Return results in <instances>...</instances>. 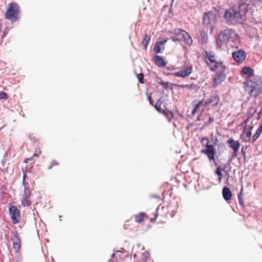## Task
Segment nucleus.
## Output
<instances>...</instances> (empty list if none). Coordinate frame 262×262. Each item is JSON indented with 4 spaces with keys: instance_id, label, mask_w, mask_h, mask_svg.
<instances>
[{
    "instance_id": "c85d7f7f",
    "label": "nucleus",
    "mask_w": 262,
    "mask_h": 262,
    "mask_svg": "<svg viewBox=\"0 0 262 262\" xmlns=\"http://www.w3.org/2000/svg\"><path fill=\"white\" fill-rule=\"evenodd\" d=\"M41 153V151L40 149L36 150L31 157L28 158L27 159H26L25 160V162L27 163L29 161H32L34 159V158L35 157L38 158Z\"/></svg>"
},
{
    "instance_id": "37998d69",
    "label": "nucleus",
    "mask_w": 262,
    "mask_h": 262,
    "mask_svg": "<svg viewBox=\"0 0 262 262\" xmlns=\"http://www.w3.org/2000/svg\"><path fill=\"white\" fill-rule=\"evenodd\" d=\"M202 120V116L200 115V116H199L198 117V118H197V120H198V121H200V120Z\"/></svg>"
},
{
    "instance_id": "1a4fd4ad",
    "label": "nucleus",
    "mask_w": 262,
    "mask_h": 262,
    "mask_svg": "<svg viewBox=\"0 0 262 262\" xmlns=\"http://www.w3.org/2000/svg\"><path fill=\"white\" fill-rule=\"evenodd\" d=\"M192 66L188 62H185L181 67L180 70L176 72L174 75L177 77H186L192 72Z\"/></svg>"
},
{
    "instance_id": "79ce46f5",
    "label": "nucleus",
    "mask_w": 262,
    "mask_h": 262,
    "mask_svg": "<svg viewBox=\"0 0 262 262\" xmlns=\"http://www.w3.org/2000/svg\"><path fill=\"white\" fill-rule=\"evenodd\" d=\"M214 121V118L213 117H210L209 119V123H212Z\"/></svg>"
},
{
    "instance_id": "4468645a",
    "label": "nucleus",
    "mask_w": 262,
    "mask_h": 262,
    "mask_svg": "<svg viewBox=\"0 0 262 262\" xmlns=\"http://www.w3.org/2000/svg\"><path fill=\"white\" fill-rule=\"evenodd\" d=\"M11 239L13 242V248L15 252L18 253L21 248V240L18 236V233L17 232H12V234L11 235Z\"/></svg>"
},
{
    "instance_id": "58836bf2",
    "label": "nucleus",
    "mask_w": 262,
    "mask_h": 262,
    "mask_svg": "<svg viewBox=\"0 0 262 262\" xmlns=\"http://www.w3.org/2000/svg\"><path fill=\"white\" fill-rule=\"evenodd\" d=\"M29 138L31 139V140H33L34 141L37 140V139H36L35 137L34 136L33 134L30 135L29 136Z\"/></svg>"
},
{
    "instance_id": "e433bc0d",
    "label": "nucleus",
    "mask_w": 262,
    "mask_h": 262,
    "mask_svg": "<svg viewBox=\"0 0 262 262\" xmlns=\"http://www.w3.org/2000/svg\"><path fill=\"white\" fill-rule=\"evenodd\" d=\"M8 98V94L4 92H0V99H7Z\"/></svg>"
},
{
    "instance_id": "5fc2aeb1",
    "label": "nucleus",
    "mask_w": 262,
    "mask_h": 262,
    "mask_svg": "<svg viewBox=\"0 0 262 262\" xmlns=\"http://www.w3.org/2000/svg\"><path fill=\"white\" fill-rule=\"evenodd\" d=\"M111 262H116V261H114L113 260L111 261Z\"/></svg>"
},
{
    "instance_id": "c03bdc74",
    "label": "nucleus",
    "mask_w": 262,
    "mask_h": 262,
    "mask_svg": "<svg viewBox=\"0 0 262 262\" xmlns=\"http://www.w3.org/2000/svg\"><path fill=\"white\" fill-rule=\"evenodd\" d=\"M203 39H204V42L206 43L207 42V37L206 36V37H203Z\"/></svg>"
},
{
    "instance_id": "9b49d317",
    "label": "nucleus",
    "mask_w": 262,
    "mask_h": 262,
    "mask_svg": "<svg viewBox=\"0 0 262 262\" xmlns=\"http://www.w3.org/2000/svg\"><path fill=\"white\" fill-rule=\"evenodd\" d=\"M249 119L250 118L248 117L244 122V123L246 124V125L243 131V134L246 136L245 138H244V140L246 142L251 141V131L254 126V124L252 122H251L250 124H247Z\"/></svg>"
},
{
    "instance_id": "a19ab883",
    "label": "nucleus",
    "mask_w": 262,
    "mask_h": 262,
    "mask_svg": "<svg viewBox=\"0 0 262 262\" xmlns=\"http://www.w3.org/2000/svg\"><path fill=\"white\" fill-rule=\"evenodd\" d=\"M222 178H223V176L222 177H218V181H219V183H221L222 182Z\"/></svg>"
},
{
    "instance_id": "20e7f679",
    "label": "nucleus",
    "mask_w": 262,
    "mask_h": 262,
    "mask_svg": "<svg viewBox=\"0 0 262 262\" xmlns=\"http://www.w3.org/2000/svg\"><path fill=\"white\" fill-rule=\"evenodd\" d=\"M200 142L202 146L205 147L204 149L201 150V152L205 155L209 161H213L215 165L216 166L217 164L215 160V155L216 154V151L214 146L211 144L210 141L206 137L201 138Z\"/></svg>"
},
{
    "instance_id": "dca6fc26",
    "label": "nucleus",
    "mask_w": 262,
    "mask_h": 262,
    "mask_svg": "<svg viewBox=\"0 0 262 262\" xmlns=\"http://www.w3.org/2000/svg\"><path fill=\"white\" fill-rule=\"evenodd\" d=\"M251 97L256 98L262 93V85L244 89Z\"/></svg>"
},
{
    "instance_id": "393cba45",
    "label": "nucleus",
    "mask_w": 262,
    "mask_h": 262,
    "mask_svg": "<svg viewBox=\"0 0 262 262\" xmlns=\"http://www.w3.org/2000/svg\"><path fill=\"white\" fill-rule=\"evenodd\" d=\"M242 73L245 75H248V76H255L254 74V70L248 67H245L242 69Z\"/></svg>"
},
{
    "instance_id": "f8f14e48",
    "label": "nucleus",
    "mask_w": 262,
    "mask_h": 262,
    "mask_svg": "<svg viewBox=\"0 0 262 262\" xmlns=\"http://www.w3.org/2000/svg\"><path fill=\"white\" fill-rule=\"evenodd\" d=\"M209 69L212 72H216V73L225 72L227 67L224 62L221 60L209 66Z\"/></svg>"
},
{
    "instance_id": "f03ea898",
    "label": "nucleus",
    "mask_w": 262,
    "mask_h": 262,
    "mask_svg": "<svg viewBox=\"0 0 262 262\" xmlns=\"http://www.w3.org/2000/svg\"><path fill=\"white\" fill-rule=\"evenodd\" d=\"M248 10L246 3H241L238 7H231L227 9L224 15L226 22L233 25L242 24L246 19V13Z\"/></svg>"
},
{
    "instance_id": "2f4dec72",
    "label": "nucleus",
    "mask_w": 262,
    "mask_h": 262,
    "mask_svg": "<svg viewBox=\"0 0 262 262\" xmlns=\"http://www.w3.org/2000/svg\"><path fill=\"white\" fill-rule=\"evenodd\" d=\"M227 176L229 175V172L230 171L231 167L230 164H225L224 166V168H222Z\"/></svg>"
},
{
    "instance_id": "f3484780",
    "label": "nucleus",
    "mask_w": 262,
    "mask_h": 262,
    "mask_svg": "<svg viewBox=\"0 0 262 262\" xmlns=\"http://www.w3.org/2000/svg\"><path fill=\"white\" fill-rule=\"evenodd\" d=\"M226 75L225 72L216 73L212 81V86L214 88L216 87L222 83L225 80Z\"/></svg>"
},
{
    "instance_id": "0eeeda50",
    "label": "nucleus",
    "mask_w": 262,
    "mask_h": 262,
    "mask_svg": "<svg viewBox=\"0 0 262 262\" xmlns=\"http://www.w3.org/2000/svg\"><path fill=\"white\" fill-rule=\"evenodd\" d=\"M215 14L213 12L209 11L204 13L203 24L207 29L210 30V33L212 32L215 27Z\"/></svg>"
},
{
    "instance_id": "3c124183",
    "label": "nucleus",
    "mask_w": 262,
    "mask_h": 262,
    "mask_svg": "<svg viewBox=\"0 0 262 262\" xmlns=\"http://www.w3.org/2000/svg\"><path fill=\"white\" fill-rule=\"evenodd\" d=\"M261 111H262V105H261V107L260 108V112H261Z\"/></svg>"
},
{
    "instance_id": "4be33fe9",
    "label": "nucleus",
    "mask_w": 262,
    "mask_h": 262,
    "mask_svg": "<svg viewBox=\"0 0 262 262\" xmlns=\"http://www.w3.org/2000/svg\"><path fill=\"white\" fill-rule=\"evenodd\" d=\"M223 196L224 199L228 201V200H231L232 198V193L230 189L227 187H225L223 189Z\"/></svg>"
},
{
    "instance_id": "de8ad7c7",
    "label": "nucleus",
    "mask_w": 262,
    "mask_h": 262,
    "mask_svg": "<svg viewBox=\"0 0 262 262\" xmlns=\"http://www.w3.org/2000/svg\"><path fill=\"white\" fill-rule=\"evenodd\" d=\"M155 219H152V218H151V222H152V221H155Z\"/></svg>"
},
{
    "instance_id": "412c9836",
    "label": "nucleus",
    "mask_w": 262,
    "mask_h": 262,
    "mask_svg": "<svg viewBox=\"0 0 262 262\" xmlns=\"http://www.w3.org/2000/svg\"><path fill=\"white\" fill-rule=\"evenodd\" d=\"M148 219V216L145 213L141 212L135 215V220L138 223L143 222L145 220Z\"/></svg>"
},
{
    "instance_id": "ea45409f",
    "label": "nucleus",
    "mask_w": 262,
    "mask_h": 262,
    "mask_svg": "<svg viewBox=\"0 0 262 262\" xmlns=\"http://www.w3.org/2000/svg\"><path fill=\"white\" fill-rule=\"evenodd\" d=\"M151 198H157L159 200L160 199V197L158 196V195H151Z\"/></svg>"
},
{
    "instance_id": "603ef678",
    "label": "nucleus",
    "mask_w": 262,
    "mask_h": 262,
    "mask_svg": "<svg viewBox=\"0 0 262 262\" xmlns=\"http://www.w3.org/2000/svg\"><path fill=\"white\" fill-rule=\"evenodd\" d=\"M164 42H165V43H166V40L165 39Z\"/></svg>"
},
{
    "instance_id": "8fccbe9b",
    "label": "nucleus",
    "mask_w": 262,
    "mask_h": 262,
    "mask_svg": "<svg viewBox=\"0 0 262 262\" xmlns=\"http://www.w3.org/2000/svg\"><path fill=\"white\" fill-rule=\"evenodd\" d=\"M136 256H137V254H134V257H136Z\"/></svg>"
},
{
    "instance_id": "f704fd0d",
    "label": "nucleus",
    "mask_w": 262,
    "mask_h": 262,
    "mask_svg": "<svg viewBox=\"0 0 262 262\" xmlns=\"http://www.w3.org/2000/svg\"><path fill=\"white\" fill-rule=\"evenodd\" d=\"M138 80L139 82L140 83H144V74L142 73L139 74L137 75Z\"/></svg>"
},
{
    "instance_id": "72a5a7b5",
    "label": "nucleus",
    "mask_w": 262,
    "mask_h": 262,
    "mask_svg": "<svg viewBox=\"0 0 262 262\" xmlns=\"http://www.w3.org/2000/svg\"><path fill=\"white\" fill-rule=\"evenodd\" d=\"M59 165V163L56 160H53L51 162L50 165L48 166V169H51L53 167Z\"/></svg>"
},
{
    "instance_id": "bb28decb",
    "label": "nucleus",
    "mask_w": 262,
    "mask_h": 262,
    "mask_svg": "<svg viewBox=\"0 0 262 262\" xmlns=\"http://www.w3.org/2000/svg\"><path fill=\"white\" fill-rule=\"evenodd\" d=\"M164 45V41L156 42L154 47V50L155 53H159L161 52V46Z\"/></svg>"
},
{
    "instance_id": "4c0bfd02",
    "label": "nucleus",
    "mask_w": 262,
    "mask_h": 262,
    "mask_svg": "<svg viewBox=\"0 0 262 262\" xmlns=\"http://www.w3.org/2000/svg\"><path fill=\"white\" fill-rule=\"evenodd\" d=\"M180 86L181 88H186L188 89H192L194 88V85L193 84H186V85H180Z\"/></svg>"
},
{
    "instance_id": "09e8293b",
    "label": "nucleus",
    "mask_w": 262,
    "mask_h": 262,
    "mask_svg": "<svg viewBox=\"0 0 262 262\" xmlns=\"http://www.w3.org/2000/svg\"><path fill=\"white\" fill-rule=\"evenodd\" d=\"M166 85H167V83H165V88H166Z\"/></svg>"
},
{
    "instance_id": "b1692460",
    "label": "nucleus",
    "mask_w": 262,
    "mask_h": 262,
    "mask_svg": "<svg viewBox=\"0 0 262 262\" xmlns=\"http://www.w3.org/2000/svg\"><path fill=\"white\" fill-rule=\"evenodd\" d=\"M150 254L147 251H144L140 255L139 259H137L138 262H146L149 258Z\"/></svg>"
},
{
    "instance_id": "6e6552de",
    "label": "nucleus",
    "mask_w": 262,
    "mask_h": 262,
    "mask_svg": "<svg viewBox=\"0 0 262 262\" xmlns=\"http://www.w3.org/2000/svg\"><path fill=\"white\" fill-rule=\"evenodd\" d=\"M262 85L261 78L258 76H247L244 82V89Z\"/></svg>"
},
{
    "instance_id": "7ed1b4c3",
    "label": "nucleus",
    "mask_w": 262,
    "mask_h": 262,
    "mask_svg": "<svg viewBox=\"0 0 262 262\" xmlns=\"http://www.w3.org/2000/svg\"><path fill=\"white\" fill-rule=\"evenodd\" d=\"M23 171L24 173L23 176V185L24 186V191L23 194H22L21 198L20 199L21 205L24 207H29L32 202L31 195V190L30 188L29 184L28 183L26 182L25 181V179L27 176V172L30 171L29 168H27L26 167L25 169L23 168Z\"/></svg>"
},
{
    "instance_id": "aec40b11",
    "label": "nucleus",
    "mask_w": 262,
    "mask_h": 262,
    "mask_svg": "<svg viewBox=\"0 0 262 262\" xmlns=\"http://www.w3.org/2000/svg\"><path fill=\"white\" fill-rule=\"evenodd\" d=\"M149 100L150 102V103L154 105L155 107V108L160 113H164V110L162 109L161 105L162 104V101L161 100V99H159L157 101L156 103L155 104V101L152 98L151 96H150L149 97Z\"/></svg>"
},
{
    "instance_id": "cd10ccee",
    "label": "nucleus",
    "mask_w": 262,
    "mask_h": 262,
    "mask_svg": "<svg viewBox=\"0 0 262 262\" xmlns=\"http://www.w3.org/2000/svg\"><path fill=\"white\" fill-rule=\"evenodd\" d=\"M150 39V36L147 35L146 33H145L144 35V39L142 41V43L145 49H146V47L149 43V41Z\"/></svg>"
},
{
    "instance_id": "c9c22d12",
    "label": "nucleus",
    "mask_w": 262,
    "mask_h": 262,
    "mask_svg": "<svg viewBox=\"0 0 262 262\" xmlns=\"http://www.w3.org/2000/svg\"><path fill=\"white\" fill-rule=\"evenodd\" d=\"M222 171H223V170L222 169L221 167L218 166L215 171V173L218 176V177H222L223 174L222 173Z\"/></svg>"
},
{
    "instance_id": "6ab92c4d",
    "label": "nucleus",
    "mask_w": 262,
    "mask_h": 262,
    "mask_svg": "<svg viewBox=\"0 0 262 262\" xmlns=\"http://www.w3.org/2000/svg\"><path fill=\"white\" fill-rule=\"evenodd\" d=\"M220 100V99L219 95L217 94H215L213 96L206 100L204 106H207L211 103L212 104V106H216L219 104Z\"/></svg>"
},
{
    "instance_id": "f257e3e1",
    "label": "nucleus",
    "mask_w": 262,
    "mask_h": 262,
    "mask_svg": "<svg viewBox=\"0 0 262 262\" xmlns=\"http://www.w3.org/2000/svg\"><path fill=\"white\" fill-rule=\"evenodd\" d=\"M239 43V36L232 29L227 28L221 31L216 38V44L220 47L224 46L228 49L238 48Z\"/></svg>"
},
{
    "instance_id": "2eb2a0df",
    "label": "nucleus",
    "mask_w": 262,
    "mask_h": 262,
    "mask_svg": "<svg viewBox=\"0 0 262 262\" xmlns=\"http://www.w3.org/2000/svg\"><path fill=\"white\" fill-rule=\"evenodd\" d=\"M205 60L208 66L214 63L220 59L213 51H205Z\"/></svg>"
},
{
    "instance_id": "39448f33",
    "label": "nucleus",
    "mask_w": 262,
    "mask_h": 262,
    "mask_svg": "<svg viewBox=\"0 0 262 262\" xmlns=\"http://www.w3.org/2000/svg\"><path fill=\"white\" fill-rule=\"evenodd\" d=\"M169 33L170 37L173 41H183L185 44L189 46H190L192 43L191 37L185 30L176 28Z\"/></svg>"
},
{
    "instance_id": "ddd939ff",
    "label": "nucleus",
    "mask_w": 262,
    "mask_h": 262,
    "mask_svg": "<svg viewBox=\"0 0 262 262\" xmlns=\"http://www.w3.org/2000/svg\"><path fill=\"white\" fill-rule=\"evenodd\" d=\"M229 147L233 150L232 153V157H236L237 156L238 151L240 147V143L238 141H235L233 138H230L227 141Z\"/></svg>"
},
{
    "instance_id": "9d476101",
    "label": "nucleus",
    "mask_w": 262,
    "mask_h": 262,
    "mask_svg": "<svg viewBox=\"0 0 262 262\" xmlns=\"http://www.w3.org/2000/svg\"><path fill=\"white\" fill-rule=\"evenodd\" d=\"M9 213L13 224L19 223L21 220L20 212L16 206L13 205L9 207Z\"/></svg>"
},
{
    "instance_id": "49530a36",
    "label": "nucleus",
    "mask_w": 262,
    "mask_h": 262,
    "mask_svg": "<svg viewBox=\"0 0 262 262\" xmlns=\"http://www.w3.org/2000/svg\"><path fill=\"white\" fill-rule=\"evenodd\" d=\"M112 257L114 258L115 256V253H113L112 255Z\"/></svg>"
},
{
    "instance_id": "a878e982",
    "label": "nucleus",
    "mask_w": 262,
    "mask_h": 262,
    "mask_svg": "<svg viewBox=\"0 0 262 262\" xmlns=\"http://www.w3.org/2000/svg\"><path fill=\"white\" fill-rule=\"evenodd\" d=\"M262 132V124H260L259 127L257 128L255 134L252 138L251 142H254L259 137Z\"/></svg>"
},
{
    "instance_id": "a18cd8bd",
    "label": "nucleus",
    "mask_w": 262,
    "mask_h": 262,
    "mask_svg": "<svg viewBox=\"0 0 262 262\" xmlns=\"http://www.w3.org/2000/svg\"><path fill=\"white\" fill-rule=\"evenodd\" d=\"M158 81V82H159L161 84H162V85H164V82H163V81Z\"/></svg>"
},
{
    "instance_id": "a211bd4d",
    "label": "nucleus",
    "mask_w": 262,
    "mask_h": 262,
    "mask_svg": "<svg viewBox=\"0 0 262 262\" xmlns=\"http://www.w3.org/2000/svg\"><path fill=\"white\" fill-rule=\"evenodd\" d=\"M232 57L237 62L241 63L246 59V54L243 50H238L232 53Z\"/></svg>"
},
{
    "instance_id": "5701e85b",
    "label": "nucleus",
    "mask_w": 262,
    "mask_h": 262,
    "mask_svg": "<svg viewBox=\"0 0 262 262\" xmlns=\"http://www.w3.org/2000/svg\"><path fill=\"white\" fill-rule=\"evenodd\" d=\"M154 61L158 67H164V59L161 56L159 55L155 56L154 57Z\"/></svg>"
},
{
    "instance_id": "7c9ffc66",
    "label": "nucleus",
    "mask_w": 262,
    "mask_h": 262,
    "mask_svg": "<svg viewBox=\"0 0 262 262\" xmlns=\"http://www.w3.org/2000/svg\"><path fill=\"white\" fill-rule=\"evenodd\" d=\"M202 101H200L195 106V107H194V108L193 109V110L191 112V114L192 116H194V114L196 113V112L197 111H199L201 105H202Z\"/></svg>"
},
{
    "instance_id": "864d4df0",
    "label": "nucleus",
    "mask_w": 262,
    "mask_h": 262,
    "mask_svg": "<svg viewBox=\"0 0 262 262\" xmlns=\"http://www.w3.org/2000/svg\"><path fill=\"white\" fill-rule=\"evenodd\" d=\"M166 62H165V63H164L165 66H166Z\"/></svg>"
},
{
    "instance_id": "423d86ee",
    "label": "nucleus",
    "mask_w": 262,
    "mask_h": 262,
    "mask_svg": "<svg viewBox=\"0 0 262 262\" xmlns=\"http://www.w3.org/2000/svg\"><path fill=\"white\" fill-rule=\"evenodd\" d=\"M20 12V8L16 3H11L8 5V7L5 13V17L12 22L18 20V15Z\"/></svg>"
},
{
    "instance_id": "c756f323",
    "label": "nucleus",
    "mask_w": 262,
    "mask_h": 262,
    "mask_svg": "<svg viewBox=\"0 0 262 262\" xmlns=\"http://www.w3.org/2000/svg\"><path fill=\"white\" fill-rule=\"evenodd\" d=\"M165 117L166 118L168 121H170L173 118V115L171 112L165 109Z\"/></svg>"
},
{
    "instance_id": "473e14b6",
    "label": "nucleus",
    "mask_w": 262,
    "mask_h": 262,
    "mask_svg": "<svg viewBox=\"0 0 262 262\" xmlns=\"http://www.w3.org/2000/svg\"><path fill=\"white\" fill-rule=\"evenodd\" d=\"M243 190V188H242L241 192H240L239 195H238V198L239 204L241 205L244 206V203L243 202V198H242V195Z\"/></svg>"
}]
</instances>
